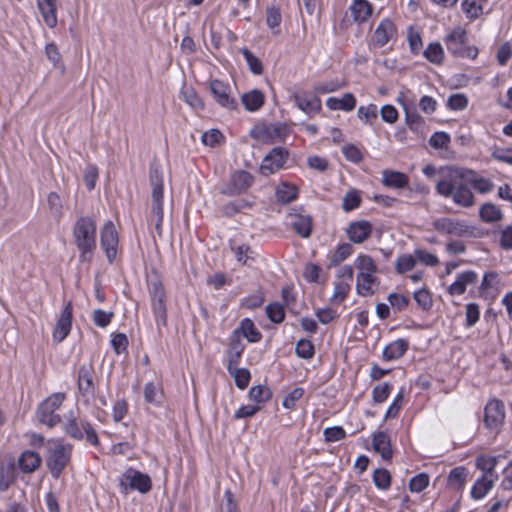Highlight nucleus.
<instances>
[{
    "label": "nucleus",
    "instance_id": "obj_30",
    "mask_svg": "<svg viewBox=\"0 0 512 512\" xmlns=\"http://www.w3.org/2000/svg\"><path fill=\"white\" fill-rule=\"evenodd\" d=\"M326 105L331 110L352 111L356 106V99L352 93H345L341 98L329 97Z\"/></svg>",
    "mask_w": 512,
    "mask_h": 512
},
{
    "label": "nucleus",
    "instance_id": "obj_15",
    "mask_svg": "<svg viewBox=\"0 0 512 512\" xmlns=\"http://www.w3.org/2000/svg\"><path fill=\"white\" fill-rule=\"evenodd\" d=\"M121 483L129 485L131 489L138 490L140 493H147L152 487L150 477L135 469H128L123 474Z\"/></svg>",
    "mask_w": 512,
    "mask_h": 512
},
{
    "label": "nucleus",
    "instance_id": "obj_36",
    "mask_svg": "<svg viewBox=\"0 0 512 512\" xmlns=\"http://www.w3.org/2000/svg\"><path fill=\"white\" fill-rule=\"evenodd\" d=\"M44 52L46 58L51 62L52 66L56 69H59L61 73H64L66 68L57 45L53 42L46 44Z\"/></svg>",
    "mask_w": 512,
    "mask_h": 512
},
{
    "label": "nucleus",
    "instance_id": "obj_26",
    "mask_svg": "<svg viewBox=\"0 0 512 512\" xmlns=\"http://www.w3.org/2000/svg\"><path fill=\"white\" fill-rule=\"evenodd\" d=\"M78 388L83 395L94 394L93 367L82 365L78 372Z\"/></svg>",
    "mask_w": 512,
    "mask_h": 512
},
{
    "label": "nucleus",
    "instance_id": "obj_44",
    "mask_svg": "<svg viewBox=\"0 0 512 512\" xmlns=\"http://www.w3.org/2000/svg\"><path fill=\"white\" fill-rule=\"evenodd\" d=\"M357 116L364 123L372 124L378 116L377 106L375 104L360 106L357 111Z\"/></svg>",
    "mask_w": 512,
    "mask_h": 512
},
{
    "label": "nucleus",
    "instance_id": "obj_64",
    "mask_svg": "<svg viewBox=\"0 0 512 512\" xmlns=\"http://www.w3.org/2000/svg\"><path fill=\"white\" fill-rule=\"evenodd\" d=\"M468 99L464 94H453L447 100V106L452 110H463L467 107Z\"/></svg>",
    "mask_w": 512,
    "mask_h": 512
},
{
    "label": "nucleus",
    "instance_id": "obj_62",
    "mask_svg": "<svg viewBox=\"0 0 512 512\" xmlns=\"http://www.w3.org/2000/svg\"><path fill=\"white\" fill-rule=\"evenodd\" d=\"M304 390L303 388L297 387L294 388L291 392H289L283 399L282 405L286 409H292L295 407L297 401L303 396Z\"/></svg>",
    "mask_w": 512,
    "mask_h": 512
},
{
    "label": "nucleus",
    "instance_id": "obj_6",
    "mask_svg": "<svg viewBox=\"0 0 512 512\" xmlns=\"http://www.w3.org/2000/svg\"><path fill=\"white\" fill-rule=\"evenodd\" d=\"M65 399V394L58 392L48 396L37 409V419L40 423L52 428L61 422L56 414Z\"/></svg>",
    "mask_w": 512,
    "mask_h": 512
},
{
    "label": "nucleus",
    "instance_id": "obj_42",
    "mask_svg": "<svg viewBox=\"0 0 512 512\" xmlns=\"http://www.w3.org/2000/svg\"><path fill=\"white\" fill-rule=\"evenodd\" d=\"M144 398L146 402L154 405H158L161 403L162 399V391L159 386L154 384L153 382H149L145 384L144 387Z\"/></svg>",
    "mask_w": 512,
    "mask_h": 512
},
{
    "label": "nucleus",
    "instance_id": "obj_61",
    "mask_svg": "<svg viewBox=\"0 0 512 512\" xmlns=\"http://www.w3.org/2000/svg\"><path fill=\"white\" fill-rule=\"evenodd\" d=\"M361 198L357 191L348 192L343 198L342 207L345 211H351L360 205Z\"/></svg>",
    "mask_w": 512,
    "mask_h": 512
},
{
    "label": "nucleus",
    "instance_id": "obj_32",
    "mask_svg": "<svg viewBox=\"0 0 512 512\" xmlns=\"http://www.w3.org/2000/svg\"><path fill=\"white\" fill-rule=\"evenodd\" d=\"M407 349L408 342L404 339H398L384 348L383 358L387 361L399 359L404 355Z\"/></svg>",
    "mask_w": 512,
    "mask_h": 512
},
{
    "label": "nucleus",
    "instance_id": "obj_59",
    "mask_svg": "<svg viewBox=\"0 0 512 512\" xmlns=\"http://www.w3.org/2000/svg\"><path fill=\"white\" fill-rule=\"evenodd\" d=\"M417 257V261L430 267H435L439 264V259L435 254H432L423 249H416L414 252Z\"/></svg>",
    "mask_w": 512,
    "mask_h": 512
},
{
    "label": "nucleus",
    "instance_id": "obj_17",
    "mask_svg": "<svg viewBox=\"0 0 512 512\" xmlns=\"http://www.w3.org/2000/svg\"><path fill=\"white\" fill-rule=\"evenodd\" d=\"M396 35V27L389 18H384L374 31L372 44L376 47L385 46Z\"/></svg>",
    "mask_w": 512,
    "mask_h": 512
},
{
    "label": "nucleus",
    "instance_id": "obj_50",
    "mask_svg": "<svg viewBox=\"0 0 512 512\" xmlns=\"http://www.w3.org/2000/svg\"><path fill=\"white\" fill-rule=\"evenodd\" d=\"M282 16L280 9L277 7H269L266 13V23L276 34L279 32L278 27L281 23Z\"/></svg>",
    "mask_w": 512,
    "mask_h": 512
},
{
    "label": "nucleus",
    "instance_id": "obj_38",
    "mask_svg": "<svg viewBox=\"0 0 512 512\" xmlns=\"http://www.w3.org/2000/svg\"><path fill=\"white\" fill-rule=\"evenodd\" d=\"M493 487V479L488 478L487 475L482 476L481 479L477 480L474 484L471 495L474 499L483 498L489 490Z\"/></svg>",
    "mask_w": 512,
    "mask_h": 512
},
{
    "label": "nucleus",
    "instance_id": "obj_60",
    "mask_svg": "<svg viewBox=\"0 0 512 512\" xmlns=\"http://www.w3.org/2000/svg\"><path fill=\"white\" fill-rule=\"evenodd\" d=\"M496 457L481 455L476 459V466L483 472L491 474L496 467Z\"/></svg>",
    "mask_w": 512,
    "mask_h": 512
},
{
    "label": "nucleus",
    "instance_id": "obj_45",
    "mask_svg": "<svg viewBox=\"0 0 512 512\" xmlns=\"http://www.w3.org/2000/svg\"><path fill=\"white\" fill-rule=\"evenodd\" d=\"M350 288V283L345 280L337 282L334 287V293L331 297V302L334 304H339L344 301V299L349 294Z\"/></svg>",
    "mask_w": 512,
    "mask_h": 512
},
{
    "label": "nucleus",
    "instance_id": "obj_9",
    "mask_svg": "<svg viewBox=\"0 0 512 512\" xmlns=\"http://www.w3.org/2000/svg\"><path fill=\"white\" fill-rule=\"evenodd\" d=\"M432 227L439 233L460 237L472 233L471 227L466 225L463 221L448 217L434 219L432 221Z\"/></svg>",
    "mask_w": 512,
    "mask_h": 512
},
{
    "label": "nucleus",
    "instance_id": "obj_43",
    "mask_svg": "<svg viewBox=\"0 0 512 512\" xmlns=\"http://www.w3.org/2000/svg\"><path fill=\"white\" fill-rule=\"evenodd\" d=\"M238 388L245 389L250 382V372L245 368L230 367L228 370Z\"/></svg>",
    "mask_w": 512,
    "mask_h": 512
},
{
    "label": "nucleus",
    "instance_id": "obj_2",
    "mask_svg": "<svg viewBox=\"0 0 512 512\" xmlns=\"http://www.w3.org/2000/svg\"><path fill=\"white\" fill-rule=\"evenodd\" d=\"M73 236L81 258L87 259L96 249V225L89 217H80L73 228Z\"/></svg>",
    "mask_w": 512,
    "mask_h": 512
},
{
    "label": "nucleus",
    "instance_id": "obj_33",
    "mask_svg": "<svg viewBox=\"0 0 512 512\" xmlns=\"http://www.w3.org/2000/svg\"><path fill=\"white\" fill-rule=\"evenodd\" d=\"M241 100L246 110L257 111L263 106L265 96L259 90H252L243 94Z\"/></svg>",
    "mask_w": 512,
    "mask_h": 512
},
{
    "label": "nucleus",
    "instance_id": "obj_20",
    "mask_svg": "<svg viewBox=\"0 0 512 512\" xmlns=\"http://www.w3.org/2000/svg\"><path fill=\"white\" fill-rule=\"evenodd\" d=\"M294 101L297 107L308 116H313L321 110V101L316 96L306 93H297L294 95Z\"/></svg>",
    "mask_w": 512,
    "mask_h": 512
},
{
    "label": "nucleus",
    "instance_id": "obj_11",
    "mask_svg": "<svg viewBox=\"0 0 512 512\" xmlns=\"http://www.w3.org/2000/svg\"><path fill=\"white\" fill-rule=\"evenodd\" d=\"M505 419L504 404L496 399L487 403L484 411V423L488 429L497 432Z\"/></svg>",
    "mask_w": 512,
    "mask_h": 512
},
{
    "label": "nucleus",
    "instance_id": "obj_8",
    "mask_svg": "<svg viewBox=\"0 0 512 512\" xmlns=\"http://www.w3.org/2000/svg\"><path fill=\"white\" fill-rule=\"evenodd\" d=\"M288 134L289 128L285 124L260 125L251 131V136L262 143L283 141Z\"/></svg>",
    "mask_w": 512,
    "mask_h": 512
},
{
    "label": "nucleus",
    "instance_id": "obj_41",
    "mask_svg": "<svg viewBox=\"0 0 512 512\" xmlns=\"http://www.w3.org/2000/svg\"><path fill=\"white\" fill-rule=\"evenodd\" d=\"M417 264V257L411 254L400 255L395 263L397 273L404 274L411 271Z\"/></svg>",
    "mask_w": 512,
    "mask_h": 512
},
{
    "label": "nucleus",
    "instance_id": "obj_46",
    "mask_svg": "<svg viewBox=\"0 0 512 512\" xmlns=\"http://www.w3.org/2000/svg\"><path fill=\"white\" fill-rule=\"evenodd\" d=\"M425 57L434 64H440L444 58V51L439 43H431L424 51Z\"/></svg>",
    "mask_w": 512,
    "mask_h": 512
},
{
    "label": "nucleus",
    "instance_id": "obj_56",
    "mask_svg": "<svg viewBox=\"0 0 512 512\" xmlns=\"http://www.w3.org/2000/svg\"><path fill=\"white\" fill-rule=\"evenodd\" d=\"M429 485V476L425 473H420L414 476L409 482V489L411 492L419 493Z\"/></svg>",
    "mask_w": 512,
    "mask_h": 512
},
{
    "label": "nucleus",
    "instance_id": "obj_51",
    "mask_svg": "<svg viewBox=\"0 0 512 512\" xmlns=\"http://www.w3.org/2000/svg\"><path fill=\"white\" fill-rule=\"evenodd\" d=\"M413 298L420 308L423 310H429L433 305V300L430 292L423 288L414 292Z\"/></svg>",
    "mask_w": 512,
    "mask_h": 512
},
{
    "label": "nucleus",
    "instance_id": "obj_21",
    "mask_svg": "<svg viewBox=\"0 0 512 512\" xmlns=\"http://www.w3.org/2000/svg\"><path fill=\"white\" fill-rule=\"evenodd\" d=\"M477 274L474 271H465L457 276V279L448 287V293L452 296L462 295L469 285L475 284Z\"/></svg>",
    "mask_w": 512,
    "mask_h": 512
},
{
    "label": "nucleus",
    "instance_id": "obj_37",
    "mask_svg": "<svg viewBox=\"0 0 512 512\" xmlns=\"http://www.w3.org/2000/svg\"><path fill=\"white\" fill-rule=\"evenodd\" d=\"M486 0H463L461 9L468 19L474 20L483 14L482 2Z\"/></svg>",
    "mask_w": 512,
    "mask_h": 512
},
{
    "label": "nucleus",
    "instance_id": "obj_35",
    "mask_svg": "<svg viewBox=\"0 0 512 512\" xmlns=\"http://www.w3.org/2000/svg\"><path fill=\"white\" fill-rule=\"evenodd\" d=\"M468 476V471L465 467L459 466L452 469L447 477V485L455 490H460L464 487Z\"/></svg>",
    "mask_w": 512,
    "mask_h": 512
},
{
    "label": "nucleus",
    "instance_id": "obj_18",
    "mask_svg": "<svg viewBox=\"0 0 512 512\" xmlns=\"http://www.w3.org/2000/svg\"><path fill=\"white\" fill-rule=\"evenodd\" d=\"M253 181L254 178L249 172L244 170L235 171L231 176L226 192L231 195L240 194L246 191Z\"/></svg>",
    "mask_w": 512,
    "mask_h": 512
},
{
    "label": "nucleus",
    "instance_id": "obj_47",
    "mask_svg": "<svg viewBox=\"0 0 512 512\" xmlns=\"http://www.w3.org/2000/svg\"><path fill=\"white\" fill-rule=\"evenodd\" d=\"M241 52L249 66L251 72L255 75H260L263 72V66L259 58H257L250 50L247 48L241 49Z\"/></svg>",
    "mask_w": 512,
    "mask_h": 512
},
{
    "label": "nucleus",
    "instance_id": "obj_27",
    "mask_svg": "<svg viewBox=\"0 0 512 512\" xmlns=\"http://www.w3.org/2000/svg\"><path fill=\"white\" fill-rule=\"evenodd\" d=\"M466 39V32L461 27H456L452 32L445 38V44L448 51L457 56L464 47Z\"/></svg>",
    "mask_w": 512,
    "mask_h": 512
},
{
    "label": "nucleus",
    "instance_id": "obj_12",
    "mask_svg": "<svg viewBox=\"0 0 512 512\" xmlns=\"http://www.w3.org/2000/svg\"><path fill=\"white\" fill-rule=\"evenodd\" d=\"M288 224L303 238H308L312 232V218L303 209H293L287 215Z\"/></svg>",
    "mask_w": 512,
    "mask_h": 512
},
{
    "label": "nucleus",
    "instance_id": "obj_48",
    "mask_svg": "<svg viewBox=\"0 0 512 512\" xmlns=\"http://www.w3.org/2000/svg\"><path fill=\"white\" fill-rule=\"evenodd\" d=\"M373 481L377 488L386 490L390 487L391 476L386 469H376L373 474Z\"/></svg>",
    "mask_w": 512,
    "mask_h": 512
},
{
    "label": "nucleus",
    "instance_id": "obj_7",
    "mask_svg": "<svg viewBox=\"0 0 512 512\" xmlns=\"http://www.w3.org/2000/svg\"><path fill=\"white\" fill-rule=\"evenodd\" d=\"M64 431L72 438L78 440L86 439L87 442L92 445L98 444V438L95 431L86 421L78 420L74 417L68 418L64 423Z\"/></svg>",
    "mask_w": 512,
    "mask_h": 512
},
{
    "label": "nucleus",
    "instance_id": "obj_31",
    "mask_svg": "<svg viewBox=\"0 0 512 512\" xmlns=\"http://www.w3.org/2000/svg\"><path fill=\"white\" fill-rule=\"evenodd\" d=\"M241 338H246L249 342H258L261 339V333L255 327L252 320L245 318L241 321L240 326L234 330Z\"/></svg>",
    "mask_w": 512,
    "mask_h": 512
},
{
    "label": "nucleus",
    "instance_id": "obj_57",
    "mask_svg": "<svg viewBox=\"0 0 512 512\" xmlns=\"http://www.w3.org/2000/svg\"><path fill=\"white\" fill-rule=\"evenodd\" d=\"M296 353L299 357L310 359L314 355V346L310 340L301 339L296 344Z\"/></svg>",
    "mask_w": 512,
    "mask_h": 512
},
{
    "label": "nucleus",
    "instance_id": "obj_55",
    "mask_svg": "<svg viewBox=\"0 0 512 512\" xmlns=\"http://www.w3.org/2000/svg\"><path fill=\"white\" fill-rule=\"evenodd\" d=\"M268 318L274 323H281L284 320V308L279 303H273L266 307Z\"/></svg>",
    "mask_w": 512,
    "mask_h": 512
},
{
    "label": "nucleus",
    "instance_id": "obj_16",
    "mask_svg": "<svg viewBox=\"0 0 512 512\" xmlns=\"http://www.w3.org/2000/svg\"><path fill=\"white\" fill-rule=\"evenodd\" d=\"M72 325V306L68 302L55 325L53 331V340L56 343L62 342L69 334Z\"/></svg>",
    "mask_w": 512,
    "mask_h": 512
},
{
    "label": "nucleus",
    "instance_id": "obj_22",
    "mask_svg": "<svg viewBox=\"0 0 512 512\" xmlns=\"http://www.w3.org/2000/svg\"><path fill=\"white\" fill-rule=\"evenodd\" d=\"M56 3L57 0H37L38 10L49 28L56 27L58 22Z\"/></svg>",
    "mask_w": 512,
    "mask_h": 512
},
{
    "label": "nucleus",
    "instance_id": "obj_54",
    "mask_svg": "<svg viewBox=\"0 0 512 512\" xmlns=\"http://www.w3.org/2000/svg\"><path fill=\"white\" fill-rule=\"evenodd\" d=\"M498 234L500 247L504 250H512V226L501 227Z\"/></svg>",
    "mask_w": 512,
    "mask_h": 512
},
{
    "label": "nucleus",
    "instance_id": "obj_29",
    "mask_svg": "<svg viewBox=\"0 0 512 512\" xmlns=\"http://www.w3.org/2000/svg\"><path fill=\"white\" fill-rule=\"evenodd\" d=\"M373 449L381 455L384 460L392 458V449L390 437L384 432H378L373 435Z\"/></svg>",
    "mask_w": 512,
    "mask_h": 512
},
{
    "label": "nucleus",
    "instance_id": "obj_23",
    "mask_svg": "<svg viewBox=\"0 0 512 512\" xmlns=\"http://www.w3.org/2000/svg\"><path fill=\"white\" fill-rule=\"evenodd\" d=\"M210 90L216 101L224 107H233L234 100L230 96V87L219 80H212Z\"/></svg>",
    "mask_w": 512,
    "mask_h": 512
},
{
    "label": "nucleus",
    "instance_id": "obj_63",
    "mask_svg": "<svg viewBox=\"0 0 512 512\" xmlns=\"http://www.w3.org/2000/svg\"><path fill=\"white\" fill-rule=\"evenodd\" d=\"M352 253V246L348 243H343L338 246L334 255L332 256L331 263L334 265L344 261Z\"/></svg>",
    "mask_w": 512,
    "mask_h": 512
},
{
    "label": "nucleus",
    "instance_id": "obj_19",
    "mask_svg": "<svg viewBox=\"0 0 512 512\" xmlns=\"http://www.w3.org/2000/svg\"><path fill=\"white\" fill-rule=\"evenodd\" d=\"M372 233V225L366 220H359L350 223L347 228L349 239L356 244L366 241Z\"/></svg>",
    "mask_w": 512,
    "mask_h": 512
},
{
    "label": "nucleus",
    "instance_id": "obj_28",
    "mask_svg": "<svg viewBox=\"0 0 512 512\" xmlns=\"http://www.w3.org/2000/svg\"><path fill=\"white\" fill-rule=\"evenodd\" d=\"M350 11L356 22L363 23L371 17L373 7L367 0H355L350 6Z\"/></svg>",
    "mask_w": 512,
    "mask_h": 512
},
{
    "label": "nucleus",
    "instance_id": "obj_34",
    "mask_svg": "<svg viewBox=\"0 0 512 512\" xmlns=\"http://www.w3.org/2000/svg\"><path fill=\"white\" fill-rule=\"evenodd\" d=\"M481 219L487 223L498 222L503 219V212L493 203H484L479 210Z\"/></svg>",
    "mask_w": 512,
    "mask_h": 512
},
{
    "label": "nucleus",
    "instance_id": "obj_3",
    "mask_svg": "<svg viewBox=\"0 0 512 512\" xmlns=\"http://www.w3.org/2000/svg\"><path fill=\"white\" fill-rule=\"evenodd\" d=\"M356 269L358 270L356 278V290L361 296H368L373 294V286L377 284V266L374 260L365 254H361L355 261Z\"/></svg>",
    "mask_w": 512,
    "mask_h": 512
},
{
    "label": "nucleus",
    "instance_id": "obj_52",
    "mask_svg": "<svg viewBox=\"0 0 512 512\" xmlns=\"http://www.w3.org/2000/svg\"><path fill=\"white\" fill-rule=\"evenodd\" d=\"M182 98L184 101L190 105L194 109H201L203 108L204 104L201 100V98L197 95V93L191 89L184 87L181 91Z\"/></svg>",
    "mask_w": 512,
    "mask_h": 512
},
{
    "label": "nucleus",
    "instance_id": "obj_24",
    "mask_svg": "<svg viewBox=\"0 0 512 512\" xmlns=\"http://www.w3.org/2000/svg\"><path fill=\"white\" fill-rule=\"evenodd\" d=\"M381 182L389 188L403 189L408 185L409 178L403 172L385 169L382 171Z\"/></svg>",
    "mask_w": 512,
    "mask_h": 512
},
{
    "label": "nucleus",
    "instance_id": "obj_14",
    "mask_svg": "<svg viewBox=\"0 0 512 512\" xmlns=\"http://www.w3.org/2000/svg\"><path fill=\"white\" fill-rule=\"evenodd\" d=\"M152 309L155 316L163 321L166 320L165 291L162 282L158 279L149 284Z\"/></svg>",
    "mask_w": 512,
    "mask_h": 512
},
{
    "label": "nucleus",
    "instance_id": "obj_39",
    "mask_svg": "<svg viewBox=\"0 0 512 512\" xmlns=\"http://www.w3.org/2000/svg\"><path fill=\"white\" fill-rule=\"evenodd\" d=\"M298 195V189L296 186L282 183L276 190L277 199L283 203H289L296 199Z\"/></svg>",
    "mask_w": 512,
    "mask_h": 512
},
{
    "label": "nucleus",
    "instance_id": "obj_10",
    "mask_svg": "<svg viewBox=\"0 0 512 512\" xmlns=\"http://www.w3.org/2000/svg\"><path fill=\"white\" fill-rule=\"evenodd\" d=\"M288 158V151L285 148H273L268 155H266L260 165V173L264 176H269L280 170Z\"/></svg>",
    "mask_w": 512,
    "mask_h": 512
},
{
    "label": "nucleus",
    "instance_id": "obj_58",
    "mask_svg": "<svg viewBox=\"0 0 512 512\" xmlns=\"http://www.w3.org/2000/svg\"><path fill=\"white\" fill-rule=\"evenodd\" d=\"M47 202L52 215L60 218L63 213V205L60 196L55 192H51L47 197Z\"/></svg>",
    "mask_w": 512,
    "mask_h": 512
},
{
    "label": "nucleus",
    "instance_id": "obj_1",
    "mask_svg": "<svg viewBox=\"0 0 512 512\" xmlns=\"http://www.w3.org/2000/svg\"><path fill=\"white\" fill-rule=\"evenodd\" d=\"M442 179L436 183V192L445 198L451 197L453 202L463 208L475 204V196L471 189L461 180H466L479 193L487 194L494 188V183L474 170L448 167L441 170Z\"/></svg>",
    "mask_w": 512,
    "mask_h": 512
},
{
    "label": "nucleus",
    "instance_id": "obj_40",
    "mask_svg": "<svg viewBox=\"0 0 512 512\" xmlns=\"http://www.w3.org/2000/svg\"><path fill=\"white\" fill-rule=\"evenodd\" d=\"M399 102L405 112L406 123L410 128H418L423 123V118L417 113L413 104H407L405 102Z\"/></svg>",
    "mask_w": 512,
    "mask_h": 512
},
{
    "label": "nucleus",
    "instance_id": "obj_5",
    "mask_svg": "<svg viewBox=\"0 0 512 512\" xmlns=\"http://www.w3.org/2000/svg\"><path fill=\"white\" fill-rule=\"evenodd\" d=\"M46 457L47 466L54 478H59L71 458L72 446L59 440H49Z\"/></svg>",
    "mask_w": 512,
    "mask_h": 512
},
{
    "label": "nucleus",
    "instance_id": "obj_13",
    "mask_svg": "<svg viewBox=\"0 0 512 512\" xmlns=\"http://www.w3.org/2000/svg\"><path fill=\"white\" fill-rule=\"evenodd\" d=\"M101 246L105 250L108 260L115 259L118 246V234L112 221H108L101 229Z\"/></svg>",
    "mask_w": 512,
    "mask_h": 512
},
{
    "label": "nucleus",
    "instance_id": "obj_4",
    "mask_svg": "<svg viewBox=\"0 0 512 512\" xmlns=\"http://www.w3.org/2000/svg\"><path fill=\"white\" fill-rule=\"evenodd\" d=\"M151 191V213L150 221L155 224V229L159 236L162 235L163 221V176L157 168H151L150 171Z\"/></svg>",
    "mask_w": 512,
    "mask_h": 512
},
{
    "label": "nucleus",
    "instance_id": "obj_49",
    "mask_svg": "<svg viewBox=\"0 0 512 512\" xmlns=\"http://www.w3.org/2000/svg\"><path fill=\"white\" fill-rule=\"evenodd\" d=\"M249 397L257 403H263L271 398V391L266 386H254L249 391Z\"/></svg>",
    "mask_w": 512,
    "mask_h": 512
},
{
    "label": "nucleus",
    "instance_id": "obj_25",
    "mask_svg": "<svg viewBox=\"0 0 512 512\" xmlns=\"http://www.w3.org/2000/svg\"><path fill=\"white\" fill-rule=\"evenodd\" d=\"M42 463V458L37 452L26 450L18 458V465L22 472L33 473Z\"/></svg>",
    "mask_w": 512,
    "mask_h": 512
},
{
    "label": "nucleus",
    "instance_id": "obj_53",
    "mask_svg": "<svg viewBox=\"0 0 512 512\" xmlns=\"http://www.w3.org/2000/svg\"><path fill=\"white\" fill-rule=\"evenodd\" d=\"M113 317L114 313L112 311L107 312L101 309L94 310L92 315L94 324L101 328L107 327Z\"/></svg>",
    "mask_w": 512,
    "mask_h": 512
}]
</instances>
